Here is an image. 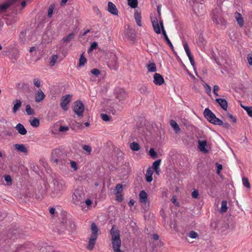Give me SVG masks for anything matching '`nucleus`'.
<instances>
[{"label":"nucleus","instance_id":"14","mask_svg":"<svg viewBox=\"0 0 252 252\" xmlns=\"http://www.w3.org/2000/svg\"><path fill=\"white\" fill-rule=\"evenodd\" d=\"M164 82V80L162 76L159 73H155L154 75V83L156 85L160 86Z\"/></svg>","mask_w":252,"mask_h":252},{"label":"nucleus","instance_id":"7","mask_svg":"<svg viewBox=\"0 0 252 252\" xmlns=\"http://www.w3.org/2000/svg\"><path fill=\"white\" fill-rule=\"evenodd\" d=\"M54 187L52 190L51 196L55 197L61 194V191L64 188V185L62 182H59L57 180H53Z\"/></svg>","mask_w":252,"mask_h":252},{"label":"nucleus","instance_id":"54","mask_svg":"<svg viewBox=\"0 0 252 252\" xmlns=\"http://www.w3.org/2000/svg\"><path fill=\"white\" fill-rule=\"evenodd\" d=\"M101 118L105 122H108L110 120L111 117L107 114L102 113L100 115Z\"/></svg>","mask_w":252,"mask_h":252},{"label":"nucleus","instance_id":"9","mask_svg":"<svg viewBox=\"0 0 252 252\" xmlns=\"http://www.w3.org/2000/svg\"><path fill=\"white\" fill-rule=\"evenodd\" d=\"M73 110L78 117L83 116L84 106L81 100H78L74 102Z\"/></svg>","mask_w":252,"mask_h":252},{"label":"nucleus","instance_id":"28","mask_svg":"<svg viewBox=\"0 0 252 252\" xmlns=\"http://www.w3.org/2000/svg\"><path fill=\"white\" fill-rule=\"evenodd\" d=\"M163 36H164V38L166 42V43L168 44V45L169 46V47H170V48L172 49V51H174V47H173V45H172L171 42L170 41V40H169L166 33V32L165 30H163V33H162Z\"/></svg>","mask_w":252,"mask_h":252},{"label":"nucleus","instance_id":"60","mask_svg":"<svg viewBox=\"0 0 252 252\" xmlns=\"http://www.w3.org/2000/svg\"><path fill=\"white\" fill-rule=\"evenodd\" d=\"M227 116L234 123H236L237 122L236 118L235 117L233 116L232 114L229 113L227 114Z\"/></svg>","mask_w":252,"mask_h":252},{"label":"nucleus","instance_id":"23","mask_svg":"<svg viewBox=\"0 0 252 252\" xmlns=\"http://www.w3.org/2000/svg\"><path fill=\"white\" fill-rule=\"evenodd\" d=\"M13 146L19 152L24 154L28 153V150L24 144H15Z\"/></svg>","mask_w":252,"mask_h":252},{"label":"nucleus","instance_id":"46","mask_svg":"<svg viewBox=\"0 0 252 252\" xmlns=\"http://www.w3.org/2000/svg\"><path fill=\"white\" fill-rule=\"evenodd\" d=\"M4 178L6 182V185L7 186H11L12 185V179L10 175H4Z\"/></svg>","mask_w":252,"mask_h":252},{"label":"nucleus","instance_id":"42","mask_svg":"<svg viewBox=\"0 0 252 252\" xmlns=\"http://www.w3.org/2000/svg\"><path fill=\"white\" fill-rule=\"evenodd\" d=\"M82 148L86 152V154L88 155H90L92 151V148L90 145H84L83 146Z\"/></svg>","mask_w":252,"mask_h":252},{"label":"nucleus","instance_id":"15","mask_svg":"<svg viewBox=\"0 0 252 252\" xmlns=\"http://www.w3.org/2000/svg\"><path fill=\"white\" fill-rule=\"evenodd\" d=\"M107 10L109 13L114 15H118V10L116 5L111 1H109L108 3Z\"/></svg>","mask_w":252,"mask_h":252},{"label":"nucleus","instance_id":"17","mask_svg":"<svg viewBox=\"0 0 252 252\" xmlns=\"http://www.w3.org/2000/svg\"><path fill=\"white\" fill-rule=\"evenodd\" d=\"M151 22L153 25V27L154 30V31L156 33L158 34H159L161 33V30L159 28V24L158 23V19L156 17L154 18H151Z\"/></svg>","mask_w":252,"mask_h":252},{"label":"nucleus","instance_id":"58","mask_svg":"<svg viewBox=\"0 0 252 252\" xmlns=\"http://www.w3.org/2000/svg\"><path fill=\"white\" fill-rule=\"evenodd\" d=\"M68 130H69V127L68 126H61L59 128V131L60 132L66 131Z\"/></svg>","mask_w":252,"mask_h":252},{"label":"nucleus","instance_id":"53","mask_svg":"<svg viewBox=\"0 0 252 252\" xmlns=\"http://www.w3.org/2000/svg\"><path fill=\"white\" fill-rule=\"evenodd\" d=\"M188 57L189 58V61L190 62L191 65L193 66V69H194V70L195 71V72L196 74L197 75V73H196V68L195 67V61L194 60L193 57L191 55H190V56H188Z\"/></svg>","mask_w":252,"mask_h":252},{"label":"nucleus","instance_id":"2","mask_svg":"<svg viewBox=\"0 0 252 252\" xmlns=\"http://www.w3.org/2000/svg\"><path fill=\"white\" fill-rule=\"evenodd\" d=\"M97 57L99 58L100 57L101 58L103 56L109 58V61L108 62V65L111 69L114 70H117L118 67L117 57L115 53L113 52H108L106 53L104 51L99 50L96 52Z\"/></svg>","mask_w":252,"mask_h":252},{"label":"nucleus","instance_id":"31","mask_svg":"<svg viewBox=\"0 0 252 252\" xmlns=\"http://www.w3.org/2000/svg\"><path fill=\"white\" fill-rule=\"evenodd\" d=\"M31 125L34 127H37L40 125L39 120L36 118H33L32 120H30Z\"/></svg>","mask_w":252,"mask_h":252},{"label":"nucleus","instance_id":"21","mask_svg":"<svg viewBox=\"0 0 252 252\" xmlns=\"http://www.w3.org/2000/svg\"><path fill=\"white\" fill-rule=\"evenodd\" d=\"M13 104L12 112L13 113H16L21 107L22 102L20 99H15L13 101Z\"/></svg>","mask_w":252,"mask_h":252},{"label":"nucleus","instance_id":"10","mask_svg":"<svg viewBox=\"0 0 252 252\" xmlns=\"http://www.w3.org/2000/svg\"><path fill=\"white\" fill-rule=\"evenodd\" d=\"M92 234L89 238L88 244L86 248L90 251L93 250L94 246V222L91 224Z\"/></svg>","mask_w":252,"mask_h":252},{"label":"nucleus","instance_id":"20","mask_svg":"<svg viewBox=\"0 0 252 252\" xmlns=\"http://www.w3.org/2000/svg\"><path fill=\"white\" fill-rule=\"evenodd\" d=\"M45 97V94L43 92L39 89L35 94V101L36 102H39L42 101Z\"/></svg>","mask_w":252,"mask_h":252},{"label":"nucleus","instance_id":"36","mask_svg":"<svg viewBox=\"0 0 252 252\" xmlns=\"http://www.w3.org/2000/svg\"><path fill=\"white\" fill-rule=\"evenodd\" d=\"M212 19L214 22H215L217 24H221L222 25H224L225 24L226 22L221 19L220 17H213Z\"/></svg>","mask_w":252,"mask_h":252},{"label":"nucleus","instance_id":"40","mask_svg":"<svg viewBox=\"0 0 252 252\" xmlns=\"http://www.w3.org/2000/svg\"><path fill=\"white\" fill-rule=\"evenodd\" d=\"M160 162H161V159H158L156 161H155L153 163V168L154 170H158V169H159V166H160Z\"/></svg>","mask_w":252,"mask_h":252},{"label":"nucleus","instance_id":"32","mask_svg":"<svg viewBox=\"0 0 252 252\" xmlns=\"http://www.w3.org/2000/svg\"><path fill=\"white\" fill-rule=\"evenodd\" d=\"M227 202L226 200H223L221 202V208H220V212L222 213H225L227 211V209H228V207H227Z\"/></svg>","mask_w":252,"mask_h":252},{"label":"nucleus","instance_id":"37","mask_svg":"<svg viewBox=\"0 0 252 252\" xmlns=\"http://www.w3.org/2000/svg\"><path fill=\"white\" fill-rule=\"evenodd\" d=\"M139 92L141 94L147 95L149 93L148 88L146 86L142 85L139 89Z\"/></svg>","mask_w":252,"mask_h":252},{"label":"nucleus","instance_id":"29","mask_svg":"<svg viewBox=\"0 0 252 252\" xmlns=\"http://www.w3.org/2000/svg\"><path fill=\"white\" fill-rule=\"evenodd\" d=\"M74 37L75 33L74 32H71L66 37H64L62 40L63 42L67 43L72 40L74 38Z\"/></svg>","mask_w":252,"mask_h":252},{"label":"nucleus","instance_id":"8","mask_svg":"<svg viewBox=\"0 0 252 252\" xmlns=\"http://www.w3.org/2000/svg\"><path fill=\"white\" fill-rule=\"evenodd\" d=\"M203 115L207 121L212 124L217 125L218 123H220V119L217 118L215 114L208 108L205 109L203 112Z\"/></svg>","mask_w":252,"mask_h":252},{"label":"nucleus","instance_id":"35","mask_svg":"<svg viewBox=\"0 0 252 252\" xmlns=\"http://www.w3.org/2000/svg\"><path fill=\"white\" fill-rule=\"evenodd\" d=\"M128 5L132 8H136L138 6V0H127Z\"/></svg>","mask_w":252,"mask_h":252},{"label":"nucleus","instance_id":"49","mask_svg":"<svg viewBox=\"0 0 252 252\" xmlns=\"http://www.w3.org/2000/svg\"><path fill=\"white\" fill-rule=\"evenodd\" d=\"M82 126V123H78V122H75V123H72L71 125L70 126L71 128L73 130H76L77 128H79Z\"/></svg>","mask_w":252,"mask_h":252},{"label":"nucleus","instance_id":"63","mask_svg":"<svg viewBox=\"0 0 252 252\" xmlns=\"http://www.w3.org/2000/svg\"><path fill=\"white\" fill-rule=\"evenodd\" d=\"M34 85L37 88L40 87V81L39 79L35 78L33 80Z\"/></svg>","mask_w":252,"mask_h":252},{"label":"nucleus","instance_id":"45","mask_svg":"<svg viewBox=\"0 0 252 252\" xmlns=\"http://www.w3.org/2000/svg\"><path fill=\"white\" fill-rule=\"evenodd\" d=\"M149 155L153 158L155 159L158 157L157 153L154 148H151L149 152Z\"/></svg>","mask_w":252,"mask_h":252},{"label":"nucleus","instance_id":"39","mask_svg":"<svg viewBox=\"0 0 252 252\" xmlns=\"http://www.w3.org/2000/svg\"><path fill=\"white\" fill-rule=\"evenodd\" d=\"M10 6V5L7 2V1H5L3 4L0 5V12H4L6 11L7 9Z\"/></svg>","mask_w":252,"mask_h":252},{"label":"nucleus","instance_id":"1","mask_svg":"<svg viewBox=\"0 0 252 252\" xmlns=\"http://www.w3.org/2000/svg\"><path fill=\"white\" fill-rule=\"evenodd\" d=\"M110 234L111 236V247L114 252H124L120 249L122 242L119 230L113 225L110 230Z\"/></svg>","mask_w":252,"mask_h":252},{"label":"nucleus","instance_id":"27","mask_svg":"<svg viewBox=\"0 0 252 252\" xmlns=\"http://www.w3.org/2000/svg\"><path fill=\"white\" fill-rule=\"evenodd\" d=\"M26 32L24 31H22L20 32L19 35V40L20 43L22 44H24L26 42Z\"/></svg>","mask_w":252,"mask_h":252},{"label":"nucleus","instance_id":"3","mask_svg":"<svg viewBox=\"0 0 252 252\" xmlns=\"http://www.w3.org/2000/svg\"><path fill=\"white\" fill-rule=\"evenodd\" d=\"M85 197L83 190L81 189H76L72 195V202L75 205L80 206L83 210L85 207Z\"/></svg>","mask_w":252,"mask_h":252},{"label":"nucleus","instance_id":"52","mask_svg":"<svg viewBox=\"0 0 252 252\" xmlns=\"http://www.w3.org/2000/svg\"><path fill=\"white\" fill-rule=\"evenodd\" d=\"M184 49L186 51V52L188 56H189L192 55L190 52V49L189 48V45H188V44L187 42H185L184 43Z\"/></svg>","mask_w":252,"mask_h":252},{"label":"nucleus","instance_id":"41","mask_svg":"<svg viewBox=\"0 0 252 252\" xmlns=\"http://www.w3.org/2000/svg\"><path fill=\"white\" fill-rule=\"evenodd\" d=\"M220 122L218 123L217 125L218 126H221L224 128L227 129H229L231 126L228 123H223L222 121L220 119Z\"/></svg>","mask_w":252,"mask_h":252},{"label":"nucleus","instance_id":"48","mask_svg":"<svg viewBox=\"0 0 252 252\" xmlns=\"http://www.w3.org/2000/svg\"><path fill=\"white\" fill-rule=\"evenodd\" d=\"M99 75H100L103 78L106 75V72L104 70L100 71L99 69L95 68V77H98Z\"/></svg>","mask_w":252,"mask_h":252},{"label":"nucleus","instance_id":"61","mask_svg":"<svg viewBox=\"0 0 252 252\" xmlns=\"http://www.w3.org/2000/svg\"><path fill=\"white\" fill-rule=\"evenodd\" d=\"M160 214L162 217V219L165 222L166 215L164 212V211L163 209H161L160 211Z\"/></svg>","mask_w":252,"mask_h":252},{"label":"nucleus","instance_id":"47","mask_svg":"<svg viewBox=\"0 0 252 252\" xmlns=\"http://www.w3.org/2000/svg\"><path fill=\"white\" fill-rule=\"evenodd\" d=\"M242 181H243V184L244 186H245V187H246L248 189L250 188L251 185H250V182L247 178L243 177L242 178Z\"/></svg>","mask_w":252,"mask_h":252},{"label":"nucleus","instance_id":"33","mask_svg":"<svg viewBox=\"0 0 252 252\" xmlns=\"http://www.w3.org/2000/svg\"><path fill=\"white\" fill-rule=\"evenodd\" d=\"M241 106L247 112L248 116L252 118V106H246L242 104H241Z\"/></svg>","mask_w":252,"mask_h":252},{"label":"nucleus","instance_id":"51","mask_svg":"<svg viewBox=\"0 0 252 252\" xmlns=\"http://www.w3.org/2000/svg\"><path fill=\"white\" fill-rule=\"evenodd\" d=\"M188 236L192 239H195L198 237V234L196 232L191 230L189 233Z\"/></svg>","mask_w":252,"mask_h":252},{"label":"nucleus","instance_id":"43","mask_svg":"<svg viewBox=\"0 0 252 252\" xmlns=\"http://www.w3.org/2000/svg\"><path fill=\"white\" fill-rule=\"evenodd\" d=\"M86 61H87V60H86V59L85 58V57L84 56V53H82L81 55L80 58V59H79V65L80 66H83L85 64V63L86 62Z\"/></svg>","mask_w":252,"mask_h":252},{"label":"nucleus","instance_id":"30","mask_svg":"<svg viewBox=\"0 0 252 252\" xmlns=\"http://www.w3.org/2000/svg\"><path fill=\"white\" fill-rule=\"evenodd\" d=\"M130 148L133 151H138L140 149V146L138 143L133 142L130 144Z\"/></svg>","mask_w":252,"mask_h":252},{"label":"nucleus","instance_id":"64","mask_svg":"<svg viewBox=\"0 0 252 252\" xmlns=\"http://www.w3.org/2000/svg\"><path fill=\"white\" fill-rule=\"evenodd\" d=\"M247 59L249 63L252 66V54H248Z\"/></svg>","mask_w":252,"mask_h":252},{"label":"nucleus","instance_id":"12","mask_svg":"<svg viewBox=\"0 0 252 252\" xmlns=\"http://www.w3.org/2000/svg\"><path fill=\"white\" fill-rule=\"evenodd\" d=\"M139 197L140 202L141 203L144 204L145 206V208L144 207H143V208L145 210H147L148 209V208L146 206V204L148 201V195L145 190H141L139 193Z\"/></svg>","mask_w":252,"mask_h":252},{"label":"nucleus","instance_id":"26","mask_svg":"<svg viewBox=\"0 0 252 252\" xmlns=\"http://www.w3.org/2000/svg\"><path fill=\"white\" fill-rule=\"evenodd\" d=\"M170 124L176 133H178L180 131L181 129L178 124L174 120H170Z\"/></svg>","mask_w":252,"mask_h":252},{"label":"nucleus","instance_id":"13","mask_svg":"<svg viewBox=\"0 0 252 252\" xmlns=\"http://www.w3.org/2000/svg\"><path fill=\"white\" fill-rule=\"evenodd\" d=\"M198 148L200 151L204 154L209 153V150L206 148L207 147L206 140H198Z\"/></svg>","mask_w":252,"mask_h":252},{"label":"nucleus","instance_id":"38","mask_svg":"<svg viewBox=\"0 0 252 252\" xmlns=\"http://www.w3.org/2000/svg\"><path fill=\"white\" fill-rule=\"evenodd\" d=\"M26 112L28 115H33L35 114L34 111L31 108L30 104L26 106Z\"/></svg>","mask_w":252,"mask_h":252},{"label":"nucleus","instance_id":"59","mask_svg":"<svg viewBox=\"0 0 252 252\" xmlns=\"http://www.w3.org/2000/svg\"><path fill=\"white\" fill-rule=\"evenodd\" d=\"M199 195L198 190L194 189L191 193V196L193 198H197Z\"/></svg>","mask_w":252,"mask_h":252},{"label":"nucleus","instance_id":"50","mask_svg":"<svg viewBox=\"0 0 252 252\" xmlns=\"http://www.w3.org/2000/svg\"><path fill=\"white\" fill-rule=\"evenodd\" d=\"M58 59V56L57 55H54L51 57V61H50V65L52 66H54L55 64Z\"/></svg>","mask_w":252,"mask_h":252},{"label":"nucleus","instance_id":"19","mask_svg":"<svg viewBox=\"0 0 252 252\" xmlns=\"http://www.w3.org/2000/svg\"><path fill=\"white\" fill-rule=\"evenodd\" d=\"M134 16L137 25L139 27H141V15L140 11L137 9L135 10L134 11Z\"/></svg>","mask_w":252,"mask_h":252},{"label":"nucleus","instance_id":"4","mask_svg":"<svg viewBox=\"0 0 252 252\" xmlns=\"http://www.w3.org/2000/svg\"><path fill=\"white\" fill-rule=\"evenodd\" d=\"M66 155L64 154L62 151L56 149L51 154V161L54 163L59 165H64L65 163Z\"/></svg>","mask_w":252,"mask_h":252},{"label":"nucleus","instance_id":"57","mask_svg":"<svg viewBox=\"0 0 252 252\" xmlns=\"http://www.w3.org/2000/svg\"><path fill=\"white\" fill-rule=\"evenodd\" d=\"M205 90L206 93L209 94L210 95L211 94V87L207 84H205L204 86Z\"/></svg>","mask_w":252,"mask_h":252},{"label":"nucleus","instance_id":"62","mask_svg":"<svg viewBox=\"0 0 252 252\" xmlns=\"http://www.w3.org/2000/svg\"><path fill=\"white\" fill-rule=\"evenodd\" d=\"M219 87L218 85H215L214 86L213 92L215 95H216V96H219L218 91L219 90Z\"/></svg>","mask_w":252,"mask_h":252},{"label":"nucleus","instance_id":"24","mask_svg":"<svg viewBox=\"0 0 252 252\" xmlns=\"http://www.w3.org/2000/svg\"><path fill=\"white\" fill-rule=\"evenodd\" d=\"M235 17L240 27H242V26H243L244 22L243 18L242 16V15L240 13L236 11L235 13Z\"/></svg>","mask_w":252,"mask_h":252},{"label":"nucleus","instance_id":"55","mask_svg":"<svg viewBox=\"0 0 252 252\" xmlns=\"http://www.w3.org/2000/svg\"><path fill=\"white\" fill-rule=\"evenodd\" d=\"M216 166H217V170H216V173L218 175L220 174V171L222 169V164H219V163H216Z\"/></svg>","mask_w":252,"mask_h":252},{"label":"nucleus","instance_id":"18","mask_svg":"<svg viewBox=\"0 0 252 252\" xmlns=\"http://www.w3.org/2000/svg\"><path fill=\"white\" fill-rule=\"evenodd\" d=\"M215 100L223 110H227L228 103L225 99L217 98L215 99Z\"/></svg>","mask_w":252,"mask_h":252},{"label":"nucleus","instance_id":"16","mask_svg":"<svg viewBox=\"0 0 252 252\" xmlns=\"http://www.w3.org/2000/svg\"><path fill=\"white\" fill-rule=\"evenodd\" d=\"M127 38L132 41H134L136 40V33L134 29H128L126 31V35Z\"/></svg>","mask_w":252,"mask_h":252},{"label":"nucleus","instance_id":"11","mask_svg":"<svg viewBox=\"0 0 252 252\" xmlns=\"http://www.w3.org/2000/svg\"><path fill=\"white\" fill-rule=\"evenodd\" d=\"M71 98L72 95L70 94H66L62 97L60 105L63 110L66 111L68 109L67 105L71 101Z\"/></svg>","mask_w":252,"mask_h":252},{"label":"nucleus","instance_id":"44","mask_svg":"<svg viewBox=\"0 0 252 252\" xmlns=\"http://www.w3.org/2000/svg\"><path fill=\"white\" fill-rule=\"evenodd\" d=\"M123 166L125 167H123V169L126 172V174L130 173L131 169L129 162H125V163L123 164Z\"/></svg>","mask_w":252,"mask_h":252},{"label":"nucleus","instance_id":"56","mask_svg":"<svg viewBox=\"0 0 252 252\" xmlns=\"http://www.w3.org/2000/svg\"><path fill=\"white\" fill-rule=\"evenodd\" d=\"M116 189L117 193H120L123 190V185L120 184H117L116 187Z\"/></svg>","mask_w":252,"mask_h":252},{"label":"nucleus","instance_id":"22","mask_svg":"<svg viewBox=\"0 0 252 252\" xmlns=\"http://www.w3.org/2000/svg\"><path fill=\"white\" fill-rule=\"evenodd\" d=\"M15 128L18 131L19 133L21 135H25L27 133V129L25 128L24 126L20 123L18 124L16 126Z\"/></svg>","mask_w":252,"mask_h":252},{"label":"nucleus","instance_id":"25","mask_svg":"<svg viewBox=\"0 0 252 252\" xmlns=\"http://www.w3.org/2000/svg\"><path fill=\"white\" fill-rule=\"evenodd\" d=\"M153 171L150 168H149L146 171V180L147 182L150 183L153 180L152 175Z\"/></svg>","mask_w":252,"mask_h":252},{"label":"nucleus","instance_id":"5","mask_svg":"<svg viewBox=\"0 0 252 252\" xmlns=\"http://www.w3.org/2000/svg\"><path fill=\"white\" fill-rule=\"evenodd\" d=\"M113 95L121 104L124 105L126 103L128 94L124 89L116 87L114 90Z\"/></svg>","mask_w":252,"mask_h":252},{"label":"nucleus","instance_id":"34","mask_svg":"<svg viewBox=\"0 0 252 252\" xmlns=\"http://www.w3.org/2000/svg\"><path fill=\"white\" fill-rule=\"evenodd\" d=\"M147 67L148 70L149 72H154L156 71V70H157L156 64L154 63H152L148 64L147 65Z\"/></svg>","mask_w":252,"mask_h":252},{"label":"nucleus","instance_id":"6","mask_svg":"<svg viewBox=\"0 0 252 252\" xmlns=\"http://www.w3.org/2000/svg\"><path fill=\"white\" fill-rule=\"evenodd\" d=\"M116 104L112 99H107L102 103V111L108 113H111L115 115L116 111L114 105Z\"/></svg>","mask_w":252,"mask_h":252}]
</instances>
